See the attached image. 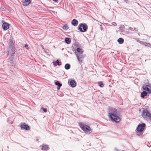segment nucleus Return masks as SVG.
<instances>
[{
    "label": "nucleus",
    "mask_w": 151,
    "mask_h": 151,
    "mask_svg": "<svg viewBox=\"0 0 151 151\" xmlns=\"http://www.w3.org/2000/svg\"><path fill=\"white\" fill-rule=\"evenodd\" d=\"M108 116L110 120L113 122H119L121 119L119 111L114 108L110 109L108 113Z\"/></svg>",
    "instance_id": "f257e3e1"
},
{
    "label": "nucleus",
    "mask_w": 151,
    "mask_h": 151,
    "mask_svg": "<svg viewBox=\"0 0 151 151\" xmlns=\"http://www.w3.org/2000/svg\"><path fill=\"white\" fill-rule=\"evenodd\" d=\"M142 116L144 119L147 120H151V114L147 109H145L143 111Z\"/></svg>",
    "instance_id": "f03ea898"
},
{
    "label": "nucleus",
    "mask_w": 151,
    "mask_h": 151,
    "mask_svg": "<svg viewBox=\"0 0 151 151\" xmlns=\"http://www.w3.org/2000/svg\"><path fill=\"white\" fill-rule=\"evenodd\" d=\"M145 126V124H142L138 125L136 129L137 131V135L139 134V133H140L139 134H142V131L144 129Z\"/></svg>",
    "instance_id": "7ed1b4c3"
},
{
    "label": "nucleus",
    "mask_w": 151,
    "mask_h": 151,
    "mask_svg": "<svg viewBox=\"0 0 151 151\" xmlns=\"http://www.w3.org/2000/svg\"><path fill=\"white\" fill-rule=\"evenodd\" d=\"M80 126L81 129L86 132H90L91 129L89 126L82 123L80 124Z\"/></svg>",
    "instance_id": "20e7f679"
},
{
    "label": "nucleus",
    "mask_w": 151,
    "mask_h": 151,
    "mask_svg": "<svg viewBox=\"0 0 151 151\" xmlns=\"http://www.w3.org/2000/svg\"><path fill=\"white\" fill-rule=\"evenodd\" d=\"M142 89L147 91L148 93H151V87L149 85H144L142 87Z\"/></svg>",
    "instance_id": "39448f33"
},
{
    "label": "nucleus",
    "mask_w": 151,
    "mask_h": 151,
    "mask_svg": "<svg viewBox=\"0 0 151 151\" xmlns=\"http://www.w3.org/2000/svg\"><path fill=\"white\" fill-rule=\"evenodd\" d=\"M87 28V26L85 24H81L79 26V30L82 32H86Z\"/></svg>",
    "instance_id": "423d86ee"
},
{
    "label": "nucleus",
    "mask_w": 151,
    "mask_h": 151,
    "mask_svg": "<svg viewBox=\"0 0 151 151\" xmlns=\"http://www.w3.org/2000/svg\"><path fill=\"white\" fill-rule=\"evenodd\" d=\"M8 54L13 55L14 53V46L13 45H11L9 46L8 48Z\"/></svg>",
    "instance_id": "0eeeda50"
},
{
    "label": "nucleus",
    "mask_w": 151,
    "mask_h": 151,
    "mask_svg": "<svg viewBox=\"0 0 151 151\" xmlns=\"http://www.w3.org/2000/svg\"><path fill=\"white\" fill-rule=\"evenodd\" d=\"M83 52V51L80 49V48H78L76 50V51L75 52V53L77 56V59L78 61H81L79 58V55L80 54H82Z\"/></svg>",
    "instance_id": "6e6552de"
},
{
    "label": "nucleus",
    "mask_w": 151,
    "mask_h": 151,
    "mask_svg": "<svg viewBox=\"0 0 151 151\" xmlns=\"http://www.w3.org/2000/svg\"><path fill=\"white\" fill-rule=\"evenodd\" d=\"M22 2L24 6H27L31 3L30 0H22Z\"/></svg>",
    "instance_id": "1a4fd4ad"
},
{
    "label": "nucleus",
    "mask_w": 151,
    "mask_h": 151,
    "mask_svg": "<svg viewBox=\"0 0 151 151\" xmlns=\"http://www.w3.org/2000/svg\"><path fill=\"white\" fill-rule=\"evenodd\" d=\"M9 24L6 22H4L2 24V27L4 30H7L9 28Z\"/></svg>",
    "instance_id": "9d476101"
},
{
    "label": "nucleus",
    "mask_w": 151,
    "mask_h": 151,
    "mask_svg": "<svg viewBox=\"0 0 151 151\" xmlns=\"http://www.w3.org/2000/svg\"><path fill=\"white\" fill-rule=\"evenodd\" d=\"M22 129H25L26 130H29L30 129L29 127L27 125L25 124H22L20 126Z\"/></svg>",
    "instance_id": "9b49d317"
},
{
    "label": "nucleus",
    "mask_w": 151,
    "mask_h": 151,
    "mask_svg": "<svg viewBox=\"0 0 151 151\" xmlns=\"http://www.w3.org/2000/svg\"><path fill=\"white\" fill-rule=\"evenodd\" d=\"M78 22L76 19H73L71 21L72 24L74 26H77L78 25Z\"/></svg>",
    "instance_id": "f8f14e48"
},
{
    "label": "nucleus",
    "mask_w": 151,
    "mask_h": 151,
    "mask_svg": "<svg viewBox=\"0 0 151 151\" xmlns=\"http://www.w3.org/2000/svg\"><path fill=\"white\" fill-rule=\"evenodd\" d=\"M70 85L72 87H74L76 86V83L74 80H71L70 82Z\"/></svg>",
    "instance_id": "ddd939ff"
},
{
    "label": "nucleus",
    "mask_w": 151,
    "mask_h": 151,
    "mask_svg": "<svg viewBox=\"0 0 151 151\" xmlns=\"http://www.w3.org/2000/svg\"><path fill=\"white\" fill-rule=\"evenodd\" d=\"M55 84L58 86V89L59 90L62 86V84L60 83L59 81H57L55 83Z\"/></svg>",
    "instance_id": "4468645a"
},
{
    "label": "nucleus",
    "mask_w": 151,
    "mask_h": 151,
    "mask_svg": "<svg viewBox=\"0 0 151 151\" xmlns=\"http://www.w3.org/2000/svg\"><path fill=\"white\" fill-rule=\"evenodd\" d=\"M41 149L42 150H48L49 147L47 145H44L42 146Z\"/></svg>",
    "instance_id": "2eb2a0df"
},
{
    "label": "nucleus",
    "mask_w": 151,
    "mask_h": 151,
    "mask_svg": "<svg viewBox=\"0 0 151 151\" xmlns=\"http://www.w3.org/2000/svg\"><path fill=\"white\" fill-rule=\"evenodd\" d=\"M147 93L145 91H143L141 93V96L142 98H144L145 96H146L147 95Z\"/></svg>",
    "instance_id": "dca6fc26"
},
{
    "label": "nucleus",
    "mask_w": 151,
    "mask_h": 151,
    "mask_svg": "<svg viewBox=\"0 0 151 151\" xmlns=\"http://www.w3.org/2000/svg\"><path fill=\"white\" fill-rule=\"evenodd\" d=\"M119 43L120 44L123 43L124 42V40L122 38H119L117 40Z\"/></svg>",
    "instance_id": "f3484780"
},
{
    "label": "nucleus",
    "mask_w": 151,
    "mask_h": 151,
    "mask_svg": "<svg viewBox=\"0 0 151 151\" xmlns=\"http://www.w3.org/2000/svg\"><path fill=\"white\" fill-rule=\"evenodd\" d=\"M70 65L68 64H66L65 66V68L66 70H68L70 69Z\"/></svg>",
    "instance_id": "a211bd4d"
},
{
    "label": "nucleus",
    "mask_w": 151,
    "mask_h": 151,
    "mask_svg": "<svg viewBox=\"0 0 151 151\" xmlns=\"http://www.w3.org/2000/svg\"><path fill=\"white\" fill-rule=\"evenodd\" d=\"M65 40V42L67 44H69L70 42V40L68 38H66Z\"/></svg>",
    "instance_id": "6ab92c4d"
},
{
    "label": "nucleus",
    "mask_w": 151,
    "mask_h": 151,
    "mask_svg": "<svg viewBox=\"0 0 151 151\" xmlns=\"http://www.w3.org/2000/svg\"><path fill=\"white\" fill-rule=\"evenodd\" d=\"M79 56V58L81 61H78L79 63H81L82 60V59L84 57L82 55V54H80Z\"/></svg>",
    "instance_id": "aec40b11"
},
{
    "label": "nucleus",
    "mask_w": 151,
    "mask_h": 151,
    "mask_svg": "<svg viewBox=\"0 0 151 151\" xmlns=\"http://www.w3.org/2000/svg\"><path fill=\"white\" fill-rule=\"evenodd\" d=\"M63 29H68L69 27L68 26V25L66 24L63 26Z\"/></svg>",
    "instance_id": "412c9836"
},
{
    "label": "nucleus",
    "mask_w": 151,
    "mask_h": 151,
    "mask_svg": "<svg viewBox=\"0 0 151 151\" xmlns=\"http://www.w3.org/2000/svg\"><path fill=\"white\" fill-rule=\"evenodd\" d=\"M98 85L101 87H103L104 86V84L102 82H99L98 83Z\"/></svg>",
    "instance_id": "4be33fe9"
},
{
    "label": "nucleus",
    "mask_w": 151,
    "mask_h": 151,
    "mask_svg": "<svg viewBox=\"0 0 151 151\" xmlns=\"http://www.w3.org/2000/svg\"><path fill=\"white\" fill-rule=\"evenodd\" d=\"M56 63L58 65H61V62H60L58 60H56Z\"/></svg>",
    "instance_id": "5701e85b"
},
{
    "label": "nucleus",
    "mask_w": 151,
    "mask_h": 151,
    "mask_svg": "<svg viewBox=\"0 0 151 151\" xmlns=\"http://www.w3.org/2000/svg\"><path fill=\"white\" fill-rule=\"evenodd\" d=\"M42 109H43V111L45 112H47V109H46L45 108H42Z\"/></svg>",
    "instance_id": "b1692460"
},
{
    "label": "nucleus",
    "mask_w": 151,
    "mask_h": 151,
    "mask_svg": "<svg viewBox=\"0 0 151 151\" xmlns=\"http://www.w3.org/2000/svg\"><path fill=\"white\" fill-rule=\"evenodd\" d=\"M112 25L115 26L116 25V23L115 22H113L112 23Z\"/></svg>",
    "instance_id": "393cba45"
},
{
    "label": "nucleus",
    "mask_w": 151,
    "mask_h": 151,
    "mask_svg": "<svg viewBox=\"0 0 151 151\" xmlns=\"http://www.w3.org/2000/svg\"><path fill=\"white\" fill-rule=\"evenodd\" d=\"M53 64L54 65H56V63L55 62H53Z\"/></svg>",
    "instance_id": "a878e982"
},
{
    "label": "nucleus",
    "mask_w": 151,
    "mask_h": 151,
    "mask_svg": "<svg viewBox=\"0 0 151 151\" xmlns=\"http://www.w3.org/2000/svg\"><path fill=\"white\" fill-rule=\"evenodd\" d=\"M25 47H28V45H25L24 46Z\"/></svg>",
    "instance_id": "bb28decb"
},
{
    "label": "nucleus",
    "mask_w": 151,
    "mask_h": 151,
    "mask_svg": "<svg viewBox=\"0 0 151 151\" xmlns=\"http://www.w3.org/2000/svg\"><path fill=\"white\" fill-rule=\"evenodd\" d=\"M58 0H53V1H54L56 2L58 1Z\"/></svg>",
    "instance_id": "cd10ccee"
}]
</instances>
